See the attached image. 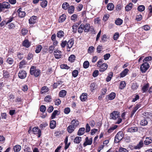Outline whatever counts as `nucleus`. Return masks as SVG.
<instances>
[{
    "instance_id": "0e129e2a",
    "label": "nucleus",
    "mask_w": 152,
    "mask_h": 152,
    "mask_svg": "<svg viewBox=\"0 0 152 152\" xmlns=\"http://www.w3.org/2000/svg\"><path fill=\"white\" fill-rule=\"evenodd\" d=\"M78 74V72L77 70H75L72 72V76L74 77H76Z\"/></svg>"
},
{
    "instance_id": "c03bdc74",
    "label": "nucleus",
    "mask_w": 152,
    "mask_h": 152,
    "mask_svg": "<svg viewBox=\"0 0 152 152\" xmlns=\"http://www.w3.org/2000/svg\"><path fill=\"white\" fill-rule=\"evenodd\" d=\"M64 33L62 31H58L57 34V37L59 38H61L64 36Z\"/></svg>"
},
{
    "instance_id": "412c9836",
    "label": "nucleus",
    "mask_w": 152,
    "mask_h": 152,
    "mask_svg": "<svg viewBox=\"0 0 152 152\" xmlns=\"http://www.w3.org/2000/svg\"><path fill=\"white\" fill-rule=\"evenodd\" d=\"M149 86V84L148 83H146L141 88V90L142 91V93H144L146 92L148 90Z\"/></svg>"
},
{
    "instance_id": "052dcab7",
    "label": "nucleus",
    "mask_w": 152,
    "mask_h": 152,
    "mask_svg": "<svg viewBox=\"0 0 152 152\" xmlns=\"http://www.w3.org/2000/svg\"><path fill=\"white\" fill-rule=\"evenodd\" d=\"M26 64V61L24 60H23L19 63V68H22L23 66Z\"/></svg>"
},
{
    "instance_id": "6e6552de",
    "label": "nucleus",
    "mask_w": 152,
    "mask_h": 152,
    "mask_svg": "<svg viewBox=\"0 0 152 152\" xmlns=\"http://www.w3.org/2000/svg\"><path fill=\"white\" fill-rule=\"evenodd\" d=\"M27 73L26 71L24 70H20L18 73L19 77L21 79H23L26 77Z\"/></svg>"
},
{
    "instance_id": "ea45409f",
    "label": "nucleus",
    "mask_w": 152,
    "mask_h": 152,
    "mask_svg": "<svg viewBox=\"0 0 152 152\" xmlns=\"http://www.w3.org/2000/svg\"><path fill=\"white\" fill-rule=\"evenodd\" d=\"M63 82L62 81H58L56 83H54L53 85V89L57 88L58 86L60 85H61Z\"/></svg>"
},
{
    "instance_id": "20e7f679",
    "label": "nucleus",
    "mask_w": 152,
    "mask_h": 152,
    "mask_svg": "<svg viewBox=\"0 0 152 152\" xmlns=\"http://www.w3.org/2000/svg\"><path fill=\"white\" fill-rule=\"evenodd\" d=\"M124 137V134L123 132L119 131L115 135V137L114 142L118 143Z\"/></svg>"
},
{
    "instance_id": "09e8293b",
    "label": "nucleus",
    "mask_w": 152,
    "mask_h": 152,
    "mask_svg": "<svg viewBox=\"0 0 152 152\" xmlns=\"http://www.w3.org/2000/svg\"><path fill=\"white\" fill-rule=\"evenodd\" d=\"M152 60V57L151 56H148L144 58L143 59L142 61L143 62L148 63V61Z\"/></svg>"
},
{
    "instance_id": "0eeeda50",
    "label": "nucleus",
    "mask_w": 152,
    "mask_h": 152,
    "mask_svg": "<svg viewBox=\"0 0 152 152\" xmlns=\"http://www.w3.org/2000/svg\"><path fill=\"white\" fill-rule=\"evenodd\" d=\"M32 132L34 134L37 136L38 137H39L41 136V131L38 127H34L32 129Z\"/></svg>"
},
{
    "instance_id": "13d9d810",
    "label": "nucleus",
    "mask_w": 152,
    "mask_h": 152,
    "mask_svg": "<svg viewBox=\"0 0 152 152\" xmlns=\"http://www.w3.org/2000/svg\"><path fill=\"white\" fill-rule=\"evenodd\" d=\"M3 77L6 78H7L10 77V74L9 72L5 70L3 71Z\"/></svg>"
},
{
    "instance_id": "37998d69",
    "label": "nucleus",
    "mask_w": 152,
    "mask_h": 152,
    "mask_svg": "<svg viewBox=\"0 0 152 152\" xmlns=\"http://www.w3.org/2000/svg\"><path fill=\"white\" fill-rule=\"evenodd\" d=\"M66 92L65 90H61L59 92V95L61 97H64L66 96Z\"/></svg>"
},
{
    "instance_id": "774afa93",
    "label": "nucleus",
    "mask_w": 152,
    "mask_h": 152,
    "mask_svg": "<svg viewBox=\"0 0 152 152\" xmlns=\"http://www.w3.org/2000/svg\"><path fill=\"white\" fill-rule=\"evenodd\" d=\"M119 152H128V151L125 148L120 147L118 150Z\"/></svg>"
},
{
    "instance_id": "e2e57ef3",
    "label": "nucleus",
    "mask_w": 152,
    "mask_h": 152,
    "mask_svg": "<svg viewBox=\"0 0 152 152\" xmlns=\"http://www.w3.org/2000/svg\"><path fill=\"white\" fill-rule=\"evenodd\" d=\"M51 98V96L48 95L45 97L44 100L46 102H50Z\"/></svg>"
},
{
    "instance_id": "39448f33",
    "label": "nucleus",
    "mask_w": 152,
    "mask_h": 152,
    "mask_svg": "<svg viewBox=\"0 0 152 152\" xmlns=\"http://www.w3.org/2000/svg\"><path fill=\"white\" fill-rule=\"evenodd\" d=\"M150 67V65L148 63L143 62L141 65L140 69L143 73H145Z\"/></svg>"
},
{
    "instance_id": "b1692460",
    "label": "nucleus",
    "mask_w": 152,
    "mask_h": 152,
    "mask_svg": "<svg viewBox=\"0 0 152 152\" xmlns=\"http://www.w3.org/2000/svg\"><path fill=\"white\" fill-rule=\"evenodd\" d=\"M23 46L27 48L29 47L31 45V44L28 39H25L23 42Z\"/></svg>"
},
{
    "instance_id": "338daca9",
    "label": "nucleus",
    "mask_w": 152,
    "mask_h": 152,
    "mask_svg": "<svg viewBox=\"0 0 152 152\" xmlns=\"http://www.w3.org/2000/svg\"><path fill=\"white\" fill-rule=\"evenodd\" d=\"M103 47L102 45H99L97 47L96 50L97 52L98 53H101L102 50L103 49Z\"/></svg>"
},
{
    "instance_id": "bb28decb",
    "label": "nucleus",
    "mask_w": 152,
    "mask_h": 152,
    "mask_svg": "<svg viewBox=\"0 0 152 152\" xmlns=\"http://www.w3.org/2000/svg\"><path fill=\"white\" fill-rule=\"evenodd\" d=\"M96 83H93L91 84L90 86V90L91 92H93L97 88Z\"/></svg>"
},
{
    "instance_id": "bf43d9fd",
    "label": "nucleus",
    "mask_w": 152,
    "mask_h": 152,
    "mask_svg": "<svg viewBox=\"0 0 152 152\" xmlns=\"http://www.w3.org/2000/svg\"><path fill=\"white\" fill-rule=\"evenodd\" d=\"M14 18V17L13 16H10L8 18H7L5 20L7 22V23H9L11 22Z\"/></svg>"
},
{
    "instance_id": "393cba45",
    "label": "nucleus",
    "mask_w": 152,
    "mask_h": 152,
    "mask_svg": "<svg viewBox=\"0 0 152 152\" xmlns=\"http://www.w3.org/2000/svg\"><path fill=\"white\" fill-rule=\"evenodd\" d=\"M82 141V138L80 137L77 136L74 139L73 142L75 144H79Z\"/></svg>"
},
{
    "instance_id": "dca6fc26",
    "label": "nucleus",
    "mask_w": 152,
    "mask_h": 152,
    "mask_svg": "<svg viewBox=\"0 0 152 152\" xmlns=\"http://www.w3.org/2000/svg\"><path fill=\"white\" fill-rule=\"evenodd\" d=\"M144 145L148 146L152 142V140L151 137H146L145 140L143 141Z\"/></svg>"
},
{
    "instance_id": "49530a36",
    "label": "nucleus",
    "mask_w": 152,
    "mask_h": 152,
    "mask_svg": "<svg viewBox=\"0 0 152 152\" xmlns=\"http://www.w3.org/2000/svg\"><path fill=\"white\" fill-rule=\"evenodd\" d=\"M68 12L70 14L73 13L75 10V7L73 6H69L68 8Z\"/></svg>"
},
{
    "instance_id": "5701e85b",
    "label": "nucleus",
    "mask_w": 152,
    "mask_h": 152,
    "mask_svg": "<svg viewBox=\"0 0 152 152\" xmlns=\"http://www.w3.org/2000/svg\"><path fill=\"white\" fill-rule=\"evenodd\" d=\"M66 16L65 14H63L58 19V22L61 23L63 22L66 20Z\"/></svg>"
},
{
    "instance_id": "4468645a",
    "label": "nucleus",
    "mask_w": 152,
    "mask_h": 152,
    "mask_svg": "<svg viewBox=\"0 0 152 152\" xmlns=\"http://www.w3.org/2000/svg\"><path fill=\"white\" fill-rule=\"evenodd\" d=\"M67 48L70 49L71 48L74 43V39L73 38L70 39L67 42Z\"/></svg>"
},
{
    "instance_id": "8fccbe9b",
    "label": "nucleus",
    "mask_w": 152,
    "mask_h": 152,
    "mask_svg": "<svg viewBox=\"0 0 152 152\" xmlns=\"http://www.w3.org/2000/svg\"><path fill=\"white\" fill-rule=\"evenodd\" d=\"M42 46L40 45H39L36 47V50H35V52L37 53H39L42 49Z\"/></svg>"
},
{
    "instance_id": "2f4dec72",
    "label": "nucleus",
    "mask_w": 152,
    "mask_h": 152,
    "mask_svg": "<svg viewBox=\"0 0 152 152\" xmlns=\"http://www.w3.org/2000/svg\"><path fill=\"white\" fill-rule=\"evenodd\" d=\"M114 7V5L113 3H110L107 5V7L108 10L111 11L113 10Z\"/></svg>"
},
{
    "instance_id": "aec40b11",
    "label": "nucleus",
    "mask_w": 152,
    "mask_h": 152,
    "mask_svg": "<svg viewBox=\"0 0 152 152\" xmlns=\"http://www.w3.org/2000/svg\"><path fill=\"white\" fill-rule=\"evenodd\" d=\"M71 125L73 126H74V127L75 129L76 127L79 125V121L77 119H73L72 121L71 122Z\"/></svg>"
},
{
    "instance_id": "ddd939ff",
    "label": "nucleus",
    "mask_w": 152,
    "mask_h": 152,
    "mask_svg": "<svg viewBox=\"0 0 152 152\" xmlns=\"http://www.w3.org/2000/svg\"><path fill=\"white\" fill-rule=\"evenodd\" d=\"M99 67L100 68L99 71L102 72L107 69L108 67V65L106 63H103L102 64H101V66H99Z\"/></svg>"
},
{
    "instance_id": "603ef678",
    "label": "nucleus",
    "mask_w": 152,
    "mask_h": 152,
    "mask_svg": "<svg viewBox=\"0 0 152 152\" xmlns=\"http://www.w3.org/2000/svg\"><path fill=\"white\" fill-rule=\"evenodd\" d=\"M58 111L57 110H55L51 116L50 117L51 119H53L56 118V115L58 114Z\"/></svg>"
},
{
    "instance_id": "1a4fd4ad",
    "label": "nucleus",
    "mask_w": 152,
    "mask_h": 152,
    "mask_svg": "<svg viewBox=\"0 0 152 152\" xmlns=\"http://www.w3.org/2000/svg\"><path fill=\"white\" fill-rule=\"evenodd\" d=\"M54 54L56 59H59L61 57L62 52L58 50H56L54 52Z\"/></svg>"
},
{
    "instance_id": "c756f323",
    "label": "nucleus",
    "mask_w": 152,
    "mask_h": 152,
    "mask_svg": "<svg viewBox=\"0 0 152 152\" xmlns=\"http://www.w3.org/2000/svg\"><path fill=\"white\" fill-rule=\"evenodd\" d=\"M56 126V122L55 120H53L50 121V128L51 129L55 128Z\"/></svg>"
},
{
    "instance_id": "f03ea898",
    "label": "nucleus",
    "mask_w": 152,
    "mask_h": 152,
    "mask_svg": "<svg viewBox=\"0 0 152 152\" xmlns=\"http://www.w3.org/2000/svg\"><path fill=\"white\" fill-rule=\"evenodd\" d=\"M29 72L31 75L37 77L40 75L41 70L39 69H37L36 66H32L30 68Z\"/></svg>"
},
{
    "instance_id": "a211bd4d",
    "label": "nucleus",
    "mask_w": 152,
    "mask_h": 152,
    "mask_svg": "<svg viewBox=\"0 0 152 152\" xmlns=\"http://www.w3.org/2000/svg\"><path fill=\"white\" fill-rule=\"evenodd\" d=\"M80 100L84 102L87 99L88 94L86 93H83L80 96Z\"/></svg>"
},
{
    "instance_id": "5fc2aeb1",
    "label": "nucleus",
    "mask_w": 152,
    "mask_h": 152,
    "mask_svg": "<svg viewBox=\"0 0 152 152\" xmlns=\"http://www.w3.org/2000/svg\"><path fill=\"white\" fill-rule=\"evenodd\" d=\"M83 26L82 24H81L78 28V32L79 34H81L83 32L84 29Z\"/></svg>"
},
{
    "instance_id": "6ab92c4d",
    "label": "nucleus",
    "mask_w": 152,
    "mask_h": 152,
    "mask_svg": "<svg viewBox=\"0 0 152 152\" xmlns=\"http://www.w3.org/2000/svg\"><path fill=\"white\" fill-rule=\"evenodd\" d=\"M138 87L139 85L136 82L134 81L132 83L131 88L133 91H134L137 90Z\"/></svg>"
},
{
    "instance_id": "473e14b6",
    "label": "nucleus",
    "mask_w": 152,
    "mask_h": 152,
    "mask_svg": "<svg viewBox=\"0 0 152 152\" xmlns=\"http://www.w3.org/2000/svg\"><path fill=\"white\" fill-rule=\"evenodd\" d=\"M133 4L130 2L125 7V10L127 12H128L131 10L132 8Z\"/></svg>"
},
{
    "instance_id": "4d7b16f0",
    "label": "nucleus",
    "mask_w": 152,
    "mask_h": 152,
    "mask_svg": "<svg viewBox=\"0 0 152 152\" xmlns=\"http://www.w3.org/2000/svg\"><path fill=\"white\" fill-rule=\"evenodd\" d=\"M89 62L87 61H85L83 64V68L85 69H87L89 67Z\"/></svg>"
},
{
    "instance_id": "de8ad7c7",
    "label": "nucleus",
    "mask_w": 152,
    "mask_h": 152,
    "mask_svg": "<svg viewBox=\"0 0 152 152\" xmlns=\"http://www.w3.org/2000/svg\"><path fill=\"white\" fill-rule=\"evenodd\" d=\"M118 127L117 125H115L113 126H112L110 128L107 130V132L108 133H110L113 132V131L115 129H116Z\"/></svg>"
},
{
    "instance_id": "c9c22d12",
    "label": "nucleus",
    "mask_w": 152,
    "mask_h": 152,
    "mask_svg": "<svg viewBox=\"0 0 152 152\" xmlns=\"http://www.w3.org/2000/svg\"><path fill=\"white\" fill-rule=\"evenodd\" d=\"M49 91V89L46 86H44L42 87L41 89L40 93L42 94H45L48 92Z\"/></svg>"
},
{
    "instance_id": "f3484780",
    "label": "nucleus",
    "mask_w": 152,
    "mask_h": 152,
    "mask_svg": "<svg viewBox=\"0 0 152 152\" xmlns=\"http://www.w3.org/2000/svg\"><path fill=\"white\" fill-rule=\"evenodd\" d=\"M129 70L127 69H125L120 74V76L121 77H125L129 72Z\"/></svg>"
},
{
    "instance_id": "7c9ffc66",
    "label": "nucleus",
    "mask_w": 152,
    "mask_h": 152,
    "mask_svg": "<svg viewBox=\"0 0 152 152\" xmlns=\"http://www.w3.org/2000/svg\"><path fill=\"white\" fill-rule=\"evenodd\" d=\"M137 131V128L136 127H132L128 129V131L130 132H134Z\"/></svg>"
},
{
    "instance_id": "7ed1b4c3",
    "label": "nucleus",
    "mask_w": 152,
    "mask_h": 152,
    "mask_svg": "<svg viewBox=\"0 0 152 152\" xmlns=\"http://www.w3.org/2000/svg\"><path fill=\"white\" fill-rule=\"evenodd\" d=\"M83 26L84 31L85 32H88L91 31V33L94 34H95L96 32L94 29V28L92 26H90V24L89 23H86L85 25L82 24Z\"/></svg>"
},
{
    "instance_id": "864d4df0",
    "label": "nucleus",
    "mask_w": 152,
    "mask_h": 152,
    "mask_svg": "<svg viewBox=\"0 0 152 152\" xmlns=\"http://www.w3.org/2000/svg\"><path fill=\"white\" fill-rule=\"evenodd\" d=\"M123 21L122 19L118 18L115 20V23L117 25H120L122 23Z\"/></svg>"
},
{
    "instance_id": "79ce46f5",
    "label": "nucleus",
    "mask_w": 152,
    "mask_h": 152,
    "mask_svg": "<svg viewBox=\"0 0 152 152\" xmlns=\"http://www.w3.org/2000/svg\"><path fill=\"white\" fill-rule=\"evenodd\" d=\"M21 149V146L19 145H16L13 148V150L15 152H18L20 151Z\"/></svg>"
},
{
    "instance_id": "9b49d317",
    "label": "nucleus",
    "mask_w": 152,
    "mask_h": 152,
    "mask_svg": "<svg viewBox=\"0 0 152 152\" xmlns=\"http://www.w3.org/2000/svg\"><path fill=\"white\" fill-rule=\"evenodd\" d=\"M144 145L143 140H140L138 143L134 147V148L135 149H140L142 148L143 147Z\"/></svg>"
},
{
    "instance_id": "cd10ccee",
    "label": "nucleus",
    "mask_w": 152,
    "mask_h": 152,
    "mask_svg": "<svg viewBox=\"0 0 152 152\" xmlns=\"http://www.w3.org/2000/svg\"><path fill=\"white\" fill-rule=\"evenodd\" d=\"M85 130V129L84 127H82L80 128L77 133V135L78 136H81L83 135Z\"/></svg>"
},
{
    "instance_id": "4be33fe9",
    "label": "nucleus",
    "mask_w": 152,
    "mask_h": 152,
    "mask_svg": "<svg viewBox=\"0 0 152 152\" xmlns=\"http://www.w3.org/2000/svg\"><path fill=\"white\" fill-rule=\"evenodd\" d=\"M144 118L146 119H149L150 117L152 116V113L150 112H145L142 114Z\"/></svg>"
},
{
    "instance_id": "a19ab883",
    "label": "nucleus",
    "mask_w": 152,
    "mask_h": 152,
    "mask_svg": "<svg viewBox=\"0 0 152 152\" xmlns=\"http://www.w3.org/2000/svg\"><path fill=\"white\" fill-rule=\"evenodd\" d=\"M69 7V4L67 2H64L62 4V8L65 10L68 9Z\"/></svg>"
},
{
    "instance_id": "69168bd1",
    "label": "nucleus",
    "mask_w": 152,
    "mask_h": 152,
    "mask_svg": "<svg viewBox=\"0 0 152 152\" xmlns=\"http://www.w3.org/2000/svg\"><path fill=\"white\" fill-rule=\"evenodd\" d=\"M67 42L66 40L62 41L61 44V46L62 48H63L65 47L67 45Z\"/></svg>"
},
{
    "instance_id": "f257e3e1",
    "label": "nucleus",
    "mask_w": 152,
    "mask_h": 152,
    "mask_svg": "<svg viewBox=\"0 0 152 152\" xmlns=\"http://www.w3.org/2000/svg\"><path fill=\"white\" fill-rule=\"evenodd\" d=\"M119 115V112L117 111H113L110 113V116L111 119L114 120H116L117 119V121L115 122L116 124H119L122 121V119Z\"/></svg>"
},
{
    "instance_id": "2eb2a0df",
    "label": "nucleus",
    "mask_w": 152,
    "mask_h": 152,
    "mask_svg": "<svg viewBox=\"0 0 152 152\" xmlns=\"http://www.w3.org/2000/svg\"><path fill=\"white\" fill-rule=\"evenodd\" d=\"M116 96L115 93L112 92L106 96V99L108 100H112L114 99Z\"/></svg>"
},
{
    "instance_id": "6e6d98bb",
    "label": "nucleus",
    "mask_w": 152,
    "mask_h": 152,
    "mask_svg": "<svg viewBox=\"0 0 152 152\" xmlns=\"http://www.w3.org/2000/svg\"><path fill=\"white\" fill-rule=\"evenodd\" d=\"M145 7L143 5H140L138 6L137 10L140 12H142L145 9Z\"/></svg>"
},
{
    "instance_id": "e433bc0d",
    "label": "nucleus",
    "mask_w": 152,
    "mask_h": 152,
    "mask_svg": "<svg viewBox=\"0 0 152 152\" xmlns=\"http://www.w3.org/2000/svg\"><path fill=\"white\" fill-rule=\"evenodd\" d=\"M148 124V122L147 121V119L143 118L140 122V124L142 126H145L146 125Z\"/></svg>"
},
{
    "instance_id": "4c0bfd02",
    "label": "nucleus",
    "mask_w": 152,
    "mask_h": 152,
    "mask_svg": "<svg viewBox=\"0 0 152 152\" xmlns=\"http://www.w3.org/2000/svg\"><path fill=\"white\" fill-rule=\"evenodd\" d=\"M76 56L74 55H71L69 57L68 60L71 62H73L75 60Z\"/></svg>"
},
{
    "instance_id": "3c124183",
    "label": "nucleus",
    "mask_w": 152,
    "mask_h": 152,
    "mask_svg": "<svg viewBox=\"0 0 152 152\" xmlns=\"http://www.w3.org/2000/svg\"><path fill=\"white\" fill-rule=\"evenodd\" d=\"M7 62L10 65H12L14 63V60L11 58L9 57L7 60Z\"/></svg>"
},
{
    "instance_id": "f8f14e48",
    "label": "nucleus",
    "mask_w": 152,
    "mask_h": 152,
    "mask_svg": "<svg viewBox=\"0 0 152 152\" xmlns=\"http://www.w3.org/2000/svg\"><path fill=\"white\" fill-rule=\"evenodd\" d=\"M17 12L18 13V16L20 18H23L26 15L25 12L22 11V9L21 8H20L18 10Z\"/></svg>"
},
{
    "instance_id": "f704fd0d",
    "label": "nucleus",
    "mask_w": 152,
    "mask_h": 152,
    "mask_svg": "<svg viewBox=\"0 0 152 152\" xmlns=\"http://www.w3.org/2000/svg\"><path fill=\"white\" fill-rule=\"evenodd\" d=\"M75 129L73 126L70 125L68 127L67 130L69 133H71L74 131Z\"/></svg>"
},
{
    "instance_id": "9d476101",
    "label": "nucleus",
    "mask_w": 152,
    "mask_h": 152,
    "mask_svg": "<svg viewBox=\"0 0 152 152\" xmlns=\"http://www.w3.org/2000/svg\"><path fill=\"white\" fill-rule=\"evenodd\" d=\"M85 141L83 144L84 147H85L87 145H91L92 142V138H90L89 139L88 137L86 138Z\"/></svg>"
},
{
    "instance_id": "c85d7f7f",
    "label": "nucleus",
    "mask_w": 152,
    "mask_h": 152,
    "mask_svg": "<svg viewBox=\"0 0 152 152\" xmlns=\"http://www.w3.org/2000/svg\"><path fill=\"white\" fill-rule=\"evenodd\" d=\"M79 24L78 23H76L73 25L72 26V32L73 33H76L77 32V28H78Z\"/></svg>"
},
{
    "instance_id": "58836bf2",
    "label": "nucleus",
    "mask_w": 152,
    "mask_h": 152,
    "mask_svg": "<svg viewBox=\"0 0 152 152\" xmlns=\"http://www.w3.org/2000/svg\"><path fill=\"white\" fill-rule=\"evenodd\" d=\"M40 3V6L42 8H45L47 6L48 1L46 0H43Z\"/></svg>"
},
{
    "instance_id": "423d86ee",
    "label": "nucleus",
    "mask_w": 152,
    "mask_h": 152,
    "mask_svg": "<svg viewBox=\"0 0 152 152\" xmlns=\"http://www.w3.org/2000/svg\"><path fill=\"white\" fill-rule=\"evenodd\" d=\"M10 5L8 2H4L2 4L0 3V12L4 11V9H8Z\"/></svg>"
},
{
    "instance_id": "a18cd8bd",
    "label": "nucleus",
    "mask_w": 152,
    "mask_h": 152,
    "mask_svg": "<svg viewBox=\"0 0 152 152\" xmlns=\"http://www.w3.org/2000/svg\"><path fill=\"white\" fill-rule=\"evenodd\" d=\"M17 56L18 58L20 60H22L24 58L23 54L20 52H17Z\"/></svg>"
},
{
    "instance_id": "a878e982",
    "label": "nucleus",
    "mask_w": 152,
    "mask_h": 152,
    "mask_svg": "<svg viewBox=\"0 0 152 152\" xmlns=\"http://www.w3.org/2000/svg\"><path fill=\"white\" fill-rule=\"evenodd\" d=\"M37 17L33 16L29 20V23L30 24H34L36 22Z\"/></svg>"
},
{
    "instance_id": "680f3d73",
    "label": "nucleus",
    "mask_w": 152,
    "mask_h": 152,
    "mask_svg": "<svg viewBox=\"0 0 152 152\" xmlns=\"http://www.w3.org/2000/svg\"><path fill=\"white\" fill-rule=\"evenodd\" d=\"M28 32V30L25 28L22 29L21 31V34L23 36H25L27 34Z\"/></svg>"
},
{
    "instance_id": "72a5a7b5",
    "label": "nucleus",
    "mask_w": 152,
    "mask_h": 152,
    "mask_svg": "<svg viewBox=\"0 0 152 152\" xmlns=\"http://www.w3.org/2000/svg\"><path fill=\"white\" fill-rule=\"evenodd\" d=\"M126 84L125 81H121L120 83L119 88L121 90L123 89L126 87Z\"/></svg>"
}]
</instances>
